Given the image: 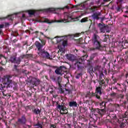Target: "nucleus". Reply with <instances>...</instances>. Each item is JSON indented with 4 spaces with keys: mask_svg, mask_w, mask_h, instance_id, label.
Listing matches in <instances>:
<instances>
[{
    "mask_svg": "<svg viewBox=\"0 0 128 128\" xmlns=\"http://www.w3.org/2000/svg\"><path fill=\"white\" fill-rule=\"evenodd\" d=\"M30 82L33 85V86H38L40 84V80L38 78H32Z\"/></svg>",
    "mask_w": 128,
    "mask_h": 128,
    "instance_id": "nucleus-13",
    "label": "nucleus"
},
{
    "mask_svg": "<svg viewBox=\"0 0 128 128\" xmlns=\"http://www.w3.org/2000/svg\"><path fill=\"white\" fill-rule=\"evenodd\" d=\"M98 74H99V78L102 79V76H104V73L102 72V70L99 72L98 73Z\"/></svg>",
    "mask_w": 128,
    "mask_h": 128,
    "instance_id": "nucleus-35",
    "label": "nucleus"
},
{
    "mask_svg": "<svg viewBox=\"0 0 128 128\" xmlns=\"http://www.w3.org/2000/svg\"><path fill=\"white\" fill-rule=\"evenodd\" d=\"M38 54L44 58H46V60H50V53L44 50H42L38 52Z\"/></svg>",
    "mask_w": 128,
    "mask_h": 128,
    "instance_id": "nucleus-7",
    "label": "nucleus"
},
{
    "mask_svg": "<svg viewBox=\"0 0 128 128\" xmlns=\"http://www.w3.org/2000/svg\"><path fill=\"white\" fill-rule=\"evenodd\" d=\"M82 62H84V60L82 58H80L75 60L74 66L78 68V70H82V69L84 68V66H82Z\"/></svg>",
    "mask_w": 128,
    "mask_h": 128,
    "instance_id": "nucleus-9",
    "label": "nucleus"
},
{
    "mask_svg": "<svg viewBox=\"0 0 128 128\" xmlns=\"http://www.w3.org/2000/svg\"><path fill=\"white\" fill-rule=\"evenodd\" d=\"M56 128V126L55 124H50V128Z\"/></svg>",
    "mask_w": 128,
    "mask_h": 128,
    "instance_id": "nucleus-45",
    "label": "nucleus"
},
{
    "mask_svg": "<svg viewBox=\"0 0 128 128\" xmlns=\"http://www.w3.org/2000/svg\"><path fill=\"white\" fill-rule=\"evenodd\" d=\"M84 104H89V102H90V100H84Z\"/></svg>",
    "mask_w": 128,
    "mask_h": 128,
    "instance_id": "nucleus-55",
    "label": "nucleus"
},
{
    "mask_svg": "<svg viewBox=\"0 0 128 128\" xmlns=\"http://www.w3.org/2000/svg\"><path fill=\"white\" fill-rule=\"evenodd\" d=\"M98 27V28L99 30H100V32H102L104 34L106 32V28H108V26L104 23H99L97 24Z\"/></svg>",
    "mask_w": 128,
    "mask_h": 128,
    "instance_id": "nucleus-12",
    "label": "nucleus"
},
{
    "mask_svg": "<svg viewBox=\"0 0 128 128\" xmlns=\"http://www.w3.org/2000/svg\"><path fill=\"white\" fill-rule=\"evenodd\" d=\"M66 94H72V90L70 89L65 88Z\"/></svg>",
    "mask_w": 128,
    "mask_h": 128,
    "instance_id": "nucleus-29",
    "label": "nucleus"
},
{
    "mask_svg": "<svg viewBox=\"0 0 128 128\" xmlns=\"http://www.w3.org/2000/svg\"><path fill=\"white\" fill-rule=\"evenodd\" d=\"M51 80H52L53 82H56L58 84V79L56 80V76H52V77H51Z\"/></svg>",
    "mask_w": 128,
    "mask_h": 128,
    "instance_id": "nucleus-39",
    "label": "nucleus"
},
{
    "mask_svg": "<svg viewBox=\"0 0 128 128\" xmlns=\"http://www.w3.org/2000/svg\"><path fill=\"white\" fill-rule=\"evenodd\" d=\"M88 21V17L84 18L80 20L81 22H86Z\"/></svg>",
    "mask_w": 128,
    "mask_h": 128,
    "instance_id": "nucleus-33",
    "label": "nucleus"
},
{
    "mask_svg": "<svg viewBox=\"0 0 128 128\" xmlns=\"http://www.w3.org/2000/svg\"><path fill=\"white\" fill-rule=\"evenodd\" d=\"M74 128H82V127H80V126H77L76 125L74 124Z\"/></svg>",
    "mask_w": 128,
    "mask_h": 128,
    "instance_id": "nucleus-60",
    "label": "nucleus"
},
{
    "mask_svg": "<svg viewBox=\"0 0 128 128\" xmlns=\"http://www.w3.org/2000/svg\"><path fill=\"white\" fill-rule=\"evenodd\" d=\"M119 98H124V95L122 94H120L119 95Z\"/></svg>",
    "mask_w": 128,
    "mask_h": 128,
    "instance_id": "nucleus-48",
    "label": "nucleus"
},
{
    "mask_svg": "<svg viewBox=\"0 0 128 128\" xmlns=\"http://www.w3.org/2000/svg\"><path fill=\"white\" fill-rule=\"evenodd\" d=\"M92 96H96V98H97L100 101H102V98H100V96H98V94H96V92L95 93L92 92L91 94V97Z\"/></svg>",
    "mask_w": 128,
    "mask_h": 128,
    "instance_id": "nucleus-22",
    "label": "nucleus"
},
{
    "mask_svg": "<svg viewBox=\"0 0 128 128\" xmlns=\"http://www.w3.org/2000/svg\"><path fill=\"white\" fill-rule=\"evenodd\" d=\"M108 37H105L103 40V42H108Z\"/></svg>",
    "mask_w": 128,
    "mask_h": 128,
    "instance_id": "nucleus-49",
    "label": "nucleus"
},
{
    "mask_svg": "<svg viewBox=\"0 0 128 128\" xmlns=\"http://www.w3.org/2000/svg\"><path fill=\"white\" fill-rule=\"evenodd\" d=\"M125 61L126 62H128V56H125Z\"/></svg>",
    "mask_w": 128,
    "mask_h": 128,
    "instance_id": "nucleus-53",
    "label": "nucleus"
},
{
    "mask_svg": "<svg viewBox=\"0 0 128 128\" xmlns=\"http://www.w3.org/2000/svg\"><path fill=\"white\" fill-rule=\"evenodd\" d=\"M100 40V36L96 34H94L92 38V42L94 48H91L92 50H102V48H106V46H102L100 42L98 40Z\"/></svg>",
    "mask_w": 128,
    "mask_h": 128,
    "instance_id": "nucleus-3",
    "label": "nucleus"
},
{
    "mask_svg": "<svg viewBox=\"0 0 128 128\" xmlns=\"http://www.w3.org/2000/svg\"><path fill=\"white\" fill-rule=\"evenodd\" d=\"M126 123L122 122L120 125V128H124L126 127Z\"/></svg>",
    "mask_w": 128,
    "mask_h": 128,
    "instance_id": "nucleus-36",
    "label": "nucleus"
},
{
    "mask_svg": "<svg viewBox=\"0 0 128 128\" xmlns=\"http://www.w3.org/2000/svg\"><path fill=\"white\" fill-rule=\"evenodd\" d=\"M106 84H108V82H110V80H108V78H106Z\"/></svg>",
    "mask_w": 128,
    "mask_h": 128,
    "instance_id": "nucleus-63",
    "label": "nucleus"
},
{
    "mask_svg": "<svg viewBox=\"0 0 128 128\" xmlns=\"http://www.w3.org/2000/svg\"><path fill=\"white\" fill-rule=\"evenodd\" d=\"M66 56L68 60H70V62H74V60H76V57L74 54H67Z\"/></svg>",
    "mask_w": 128,
    "mask_h": 128,
    "instance_id": "nucleus-17",
    "label": "nucleus"
},
{
    "mask_svg": "<svg viewBox=\"0 0 128 128\" xmlns=\"http://www.w3.org/2000/svg\"><path fill=\"white\" fill-rule=\"evenodd\" d=\"M64 72H66V68L65 66H61L55 70V73L56 74H60V76H62Z\"/></svg>",
    "mask_w": 128,
    "mask_h": 128,
    "instance_id": "nucleus-10",
    "label": "nucleus"
},
{
    "mask_svg": "<svg viewBox=\"0 0 128 128\" xmlns=\"http://www.w3.org/2000/svg\"><path fill=\"white\" fill-rule=\"evenodd\" d=\"M94 120H94V118H90V122H94Z\"/></svg>",
    "mask_w": 128,
    "mask_h": 128,
    "instance_id": "nucleus-59",
    "label": "nucleus"
},
{
    "mask_svg": "<svg viewBox=\"0 0 128 128\" xmlns=\"http://www.w3.org/2000/svg\"><path fill=\"white\" fill-rule=\"evenodd\" d=\"M56 108L57 110H60V113L61 114H68V110H66V107L64 104H60L58 102Z\"/></svg>",
    "mask_w": 128,
    "mask_h": 128,
    "instance_id": "nucleus-6",
    "label": "nucleus"
},
{
    "mask_svg": "<svg viewBox=\"0 0 128 128\" xmlns=\"http://www.w3.org/2000/svg\"><path fill=\"white\" fill-rule=\"evenodd\" d=\"M18 40L17 39H14L13 40H12V42H14V44H16V42H18Z\"/></svg>",
    "mask_w": 128,
    "mask_h": 128,
    "instance_id": "nucleus-58",
    "label": "nucleus"
},
{
    "mask_svg": "<svg viewBox=\"0 0 128 128\" xmlns=\"http://www.w3.org/2000/svg\"><path fill=\"white\" fill-rule=\"evenodd\" d=\"M114 106L115 108H116V110H120V104H115Z\"/></svg>",
    "mask_w": 128,
    "mask_h": 128,
    "instance_id": "nucleus-43",
    "label": "nucleus"
},
{
    "mask_svg": "<svg viewBox=\"0 0 128 128\" xmlns=\"http://www.w3.org/2000/svg\"><path fill=\"white\" fill-rule=\"evenodd\" d=\"M62 46H68V41L66 40L62 41Z\"/></svg>",
    "mask_w": 128,
    "mask_h": 128,
    "instance_id": "nucleus-41",
    "label": "nucleus"
},
{
    "mask_svg": "<svg viewBox=\"0 0 128 128\" xmlns=\"http://www.w3.org/2000/svg\"><path fill=\"white\" fill-rule=\"evenodd\" d=\"M44 22H47L48 24H50V20L48 19H46L44 21Z\"/></svg>",
    "mask_w": 128,
    "mask_h": 128,
    "instance_id": "nucleus-51",
    "label": "nucleus"
},
{
    "mask_svg": "<svg viewBox=\"0 0 128 128\" xmlns=\"http://www.w3.org/2000/svg\"><path fill=\"white\" fill-rule=\"evenodd\" d=\"M80 34H76L75 35H74V37L75 38H76V37H78V36H80Z\"/></svg>",
    "mask_w": 128,
    "mask_h": 128,
    "instance_id": "nucleus-64",
    "label": "nucleus"
},
{
    "mask_svg": "<svg viewBox=\"0 0 128 128\" xmlns=\"http://www.w3.org/2000/svg\"><path fill=\"white\" fill-rule=\"evenodd\" d=\"M122 46L123 48H126L128 47V42L127 40L122 42Z\"/></svg>",
    "mask_w": 128,
    "mask_h": 128,
    "instance_id": "nucleus-27",
    "label": "nucleus"
},
{
    "mask_svg": "<svg viewBox=\"0 0 128 128\" xmlns=\"http://www.w3.org/2000/svg\"><path fill=\"white\" fill-rule=\"evenodd\" d=\"M16 54L15 55H12L10 57L9 60V61L11 62V64H14L13 66V68L14 70H16V72H18V64H20V62H22V60H24V58H34L32 56V54H26L22 55L18 58L16 57Z\"/></svg>",
    "mask_w": 128,
    "mask_h": 128,
    "instance_id": "nucleus-1",
    "label": "nucleus"
},
{
    "mask_svg": "<svg viewBox=\"0 0 128 128\" xmlns=\"http://www.w3.org/2000/svg\"><path fill=\"white\" fill-rule=\"evenodd\" d=\"M118 62H124V56L122 55H119L116 58Z\"/></svg>",
    "mask_w": 128,
    "mask_h": 128,
    "instance_id": "nucleus-23",
    "label": "nucleus"
},
{
    "mask_svg": "<svg viewBox=\"0 0 128 128\" xmlns=\"http://www.w3.org/2000/svg\"><path fill=\"white\" fill-rule=\"evenodd\" d=\"M35 46L39 52L42 50V48L44 46L41 44L40 42L36 41L35 42Z\"/></svg>",
    "mask_w": 128,
    "mask_h": 128,
    "instance_id": "nucleus-15",
    "label": "nucleus"
},
{
    "mask_svg": "<svg viewBox=\"0 0 128 128\" xmlns=\"http://www.w3.org/2000/svg\"><path fill=\"white\" fill-rule=\"evenodd\" d=\"M98 56V53H94L92 54V56H93V58H94V56Z\"/></svg>",
    "mask_w": 128,
    "mask_h": 128,
    "instance_id": "nucleus-56",
    "label": "nucleus"
},
{
    "mask_svg": "<svg viewBox=\"0 0 128 128\" xmlns=\"http://www.w3.org/2000/svg\"><path fill=\"white\" fill-rule=\"evenodd\" d=\"M6 18H8L10 20H12V15H9L7 16L6 17H3V18H0V20H6Z\"/></svg>",
    "mask_w": 128,
    "mask_h": 128,
    "instance_id": "nucleus-24",
    "label": "nucleus"
},
{
    "mask_svg": "<svg viewBox=\"0 0 128 128\" xmlns=\"http://www.w3.org/2000/svg\"><path fill=\"white\" fill-rule=\"evenodd\" d=\"M102 70V66H96L94 68L92 67H90L88 70V72L90 74V76L92 78L94 76V74H96V76H98V73L100 72Z\"/></svg>",
    "mask_w": 128,
    "mask_h": 128,
    "instance_id": "nucleus-4",
    "label": "nucleus"
},
{
    "mask_svg": "<svg viewBox=\"0 0 128 128\" xmlns=\"http://www.w3.org/2000/svg\"><path fill=\"white\" fill-rule=\"evenodd\" d=\"M69 106L70 108H76L78 107V103L75 101L70 102H69Z\"/></svg>",
    "mask_w": 128,
    "mask_h": 128,
    "instance_id": "nucleus-19",
    "label": "nucleus"
},
{
    "mask_svg": "<svg viewBox=\"0 0 128 128\" xmlns=\"http://www.w3.org/2000/svg\"><path fill=\"white\" fill-rule=\"evenodd\" d=\"M99 86L102 88V86H106V82L103 79H100L98 80Z\"/></svg>",
    "mask_w": 128,
    "mask_h": 128,
    "instance_id": "nucleus-20",
    "label": "nucleus"
},
{
    "mask_svg": "<svg viewBox=\"0 0 128 128\" xmlns=\"http://www.w3.org/2000/svg\"><path fill=\"white\" fill-rule=\"evenodd\" d=\"M100 106L101 108H106V103L104 102H102L101 103H100Z\"/></svg>",
    "mask_w": 128,
    "mask_h": 128,
    "instance_id": "nucleus-34",
    "label": "nucleus"
},
{
    "mask_svg": "<svg viewBox=\"0 0 128 128\" xmlns=\"http://www.w3.org/2000/svg\"><path fill=\"white\" fill-rule=\"evenodd\" d=\"M125 56H128V50L125 51Z\"/></svg>",
    "mask_w": 128,
    "mask_h": 128,
    "instance_id": "nucleus-54",
    "label": "nucleus"
},
{
    "mask_svg": "<svg viewBox=\"0 0 128 128\" xmlns=\"http://www.w3.org/2000/svg\"><path fill=\"white\" fill-rule=\"evenodd\" d=\"M96 120L90 122H89L90 126H96Z\"/></svg>",
    "mask_w": 128,
    "mask_h": 128,
    "instance_id": "nucleus-30",
    "label": "nucleus"
},
{
    "mask_svg": "<svg viewBox=\"0 0 128 128\" xmlns=\"http://www.w3.org/2000/svg\"><path fill=\"white\" fill-rule=\"evenodd\" d=\"M64 8H66L67 10H68L70 8V7L68 6H66L64 8H61V10H64Z\"/></svg>",
    "mask_w": 128,
    "mask_h": 128,
    "instance_id": "nucleus-47",
    "label": "nucleus"
},
{
    "mask_svg": "<svg viewBox=\"0 0 128 128\" xmlns=\"http://www.w3.org/2000/svg\"><path fill=\"white\" fill-rule=\"evenodd\" d=\"M4 82L3 84V85L2 84L0 90H4V88H12L14 90H18V84L16 82L12 83V80L10 79L12 78V76L6 75L4 76Z\"/></svg>",
    "mask_w": 128,
    "mask_h": 128,
    "instance_id": "nucleus-2",
    "label": "nucleus"
},
{
    "mask_svg": "<svg viewBox=\"0 0 128 128\" xmlns=\"http://www.w3.org/2000/svg\"><path fill=\"white\" fill-rule=\"evenodd\" d=\"M81 124H82V126H81L82 128H84V126H86V125L84 123H82Z\"/></svg>",
    "mask_w": 128,
    "mask_h": 128,
    "instance_id": "nucleus-57",
    "label": "nucleus"
},
{
    "mask_svg": "<svg viewBox=\"0 0 128 128\" xmlns=\"http://www.w3.org/2000/svg\"><path fill=\"white\" fill-rule=\"evenodd\" d=\"M36 126H38V128H42V124H40L39 122H38Z\"/></svg>",
    "mask_w": 128,
    "mask_h": 128,
    "instance_id": "nucleus-44",
    "label": "nucleus"
},
{
    "mask_svg": "<svg viewBox=\"0 0 128 128\" xmlns=\"http://www.w3.org/2000/svg\"><path fill=\"white\" fill-rule=\"evenodd\" d=\"M40 32L38 31H36L35 32H33L32 34H36V38H38V34Z\"/></svg>",
    "mask_w": 128,
    "mask_h": 128,
    "instance_id": "nucleus-52",
    "label": "nucleus"
},
{
    "mask_svg": "<svg viewBox=\"0 0 128 128\" xmlns=\"http://www.w3.org/2000/svg\"><path fill=\"white\" fill-rule=\"evenodd\" d=\"M102 16V13L98 12L93 14L92 16L94 20H100V17L98 16Z\"/></svg>",
    "mask_w": 128,
    "mask_h": 128,
    "instance_id": "nucleus-18",
    "label": "nucleus"
},
{
    "mask_svg": "<svg viewBox=\"0 0 128 128\" xmlns=\"http://www.w3.org/2000/svg\"><path fill=\"white\" fill-rule=\"evenodd\" d=\"M54 10H56V9L54 8L44 9V12H54Z\"/></svg>",
    "mask_w": 128,
    "mask_h": 128,
    "instance_id": "nucleus-25",
    "label": "nucleus"
},
{
    "mask_svg": "<svg viewBox=\"0 0 128 128\" xmlns=\"http://www.w3.org/2000/svg\"><path fill=\"white\" fill-rule=\"evenodd\" d=\"M4 24H0V28H4Z\"/></svg>",
    "mask_w": 128,
    "mask_h": 128,
    "instance_id": "nucleus-61",
    "label": "nucleus"
},
{
    "mask_svg": "<svg viewBox=\"0 0 128 128\" xmlns=\"http://www.w3.org/2000/svg\"><path fill=\"white\" fill-rule=\"evenodd\" d=\"M39 40H40V42H42V45L43 46H46V40H41L40 38H39Z\"/></svg>",
    "mask_w": 128,
    "mask_h": 128,
    "instance_id": "nucleus-32",
    "label": "nucleus"
},
{
    "mask_svg": "<svg viewBox=\"0 0 128 128\" xmlns=\"http://www.w3.org/2000/svg\"><path fill=\"white\" fill-rule=\"evenodd\" d=\"M26 115L24 114L22 116L21 118L18 119L14 126H20V124H26Z\"/></svg>",
    "mask_w": 128,
    "mask_h": 128,
    "instance_id": "nucleus-11",
    "label": "nucleus"
},
{
    "mask_svg": "<svg viewBox=\"0 0 128 128\" xmlns=\"http://www.w3.org/2000/svg\"><path fill=\"white\" fill-rule=\"evenodd\" d=\"M10 26V23L8 22L5 23V26Z\"/></svg>",
    "mask_w": 128,
    "mask_h": 128,
    "instance_id": "nucleus-62",
    "label": "nucleus"
},
{
    "mask_svg": "<svg viewBox=\"0 0 128 128\" xmlns=\"http://www.w3.org/2000/svg\"><path fill=\"white\" fill-rule=\"evenodd\" d=\"M54 38H56V42L58 44V42H62V38L60 37L56 36Z\"/></svg>",
    "mask_w": 128,
    "mask_h": 128,
    "instance_id": "nucleus-31",
    "label": "nucleus"
},
{
    "mask_svg": "<svg viewBox=\"0 0 128 128\" xmlns=\"http://www.w3.org/2000/svg\"><path fill=\"white\" fill-rule=\"evenodd\" d=\"M92 112H94L95 116H104V114H106V109H104V108L103 109L92 108Z\"/></svg>",
    "mask_w": 128,
    "mask_h": 128,
    "instance_id": "nucleus-5",
    "label": "nucleus"
},
{
    "mask_svg": "<svg viewBox=\"0 0 128 128\" xmlns=\"http://www.w3.org/2000/svg\"><path fill=\"white\" fill-rule=\"evenodd\" d=\"M112 78L114 82V83H116L118 82V80L116 79V78H114V76L112 77Z\"/></svg>",
    "mask_w": 128,
    "mask_h": 128,
    "instance_id": "nucleus-42",
    "label": "nucleus"
},
{
    "mask_svg": "<svg viewBox=\"0 0 128 128\" xmlns=\"http://www.w3.org/2000/svg\"><path fill=\"white\" fill-rule=\"evenodd\" d=\"M86 98H92V93L90 92H88L86 95Z\"/></svg>",
    "mask_w": 128,
    "mask_h": 128,
    "instance_id": "nucleus-40",
    "label": "nucleus"
},
{
    "mask_svg": "<svg viewBox=\"0 0 128 128\" xmlns=\"http://www.w3.org/2000/svg\"><path fill=\"white\" fill-rule=\"evenodd\" d=\"M2 94L3 95V96H10V94H6V91H2Z\"/></svg>",
    "mask_w": 128,
    "mask_h": 128,
    "instance_id": "nucleus-37",
    "label": "nucleus"
},
{
    "mask_svg": "<svg viewBox=\"0 0 128 128\" xmlns=\"http://www.w3.org/2000/svg\"><path fill=\"white\" fill-rule=\"evenodd\" d=\"M32 112L34 114H40L41 111L38 108H35L34 110H32Z\"/></svg>",
    "mask_w": 128,
    "mask_h": 128,
    "instance_id": "nucleus-26",
    "label": "nucleus"
},
{
    "mask_svg": "<svg viewBox=\"0 0 128 128\" xmlns=\"http://www.w3.org/2000/svg\"><path fill=\"white\" fill-rule=\"evenodd\" d=\"M60 82H62V77L58 76V84L60 90V94H64V90H62V84H60Z\"/></svg>",
    "mask_w": 128,
    "mask_h": 128,
    "instance_id": "nucleus-14",
    "label": "nucleus"
},
{
    "mask_svg": "<svg viewBox=\"0 0 128 128\" xmlns=\"http://www.w3.org/2000/svg\"><path fill=\"white\" fill-rule=\"evenodd\" d=\"M27 12H28V14H30V16H34V14H36V11L34 10H28Z\"/></svg>",
    "mask_w": 128,
    "mask_h": 128,
    "instance_id": "nucleus-28",
    "label": "nucleus"
},
{
    "mask_svg": "<svg viewBox=\"0 0 128 128\" xmlns=\"http://www.w3.org/2000/svg\"><path fill=\"white\" fill-rule=\"evenodd\" d=\"M82 76V73L80 72L79 74H78L76 76V78H80V76Z\"/></svg>",
    "mask_w": 128,
    "mask_h": 128,
    "instance_id": "nucleus-38",
    "label": "nucleus"
},
{
    "mask_svg": "<svg viewBox=\"0 0 128 128\" xmlns=\"http://www.w3.org/2000/svg\"><path fill=\"white\" fill-rule=\"evenodd\" d=\"M60 52H64V48H61L60 49Z\"/></svg>",
    "mask_w": 128,
    "mask_h": 128,
    "instance_id": "nucleus-50",
    "label": "nucleus"
},
{
    "mask_svg": "<svg viewBox=\"0 0 128 128\" xmlns=\"http://www.w3.org/2000/svg\"><path fill=\"white\" fill-rule=\"evenodd\" d=\"M64 19H62L58 20V22H68L70 20H72L70 14L69 12H65Z\"/></svg>",
    "mask_w": 128,
    "mask_h": 128,
    "instance_id": "nucleus-8",
    "label": "nucleus"
},
{
    "mask_svg": "<svg viewBox=\"0 0 128 128\" xmlns=\"http://www.w3.org/2000/svg\"><path fill=\"white\" fill-rule=\"evenodd\" d=\"M102 87H100V86L98 87H96V90H95L96 94L100 96L102 94Z\"/></svg>",
    "mask_w": 128,
    "mask_h": 128,
    "instance_id": "nucleus-16",
    "label": "nucleus"
},
{
    "mask_svg": "<svg viewBox=\"0 0 128 128\" xmlns=\"http://www.w3.org/2000/svg\"><path fill=\"white\" fill-rule=\"evenodd\" d=\"M124 9V8H122V4H120L116 8H115V10H116V12H123L122 10Z\"/></svg>",
    "mask_w": 128,
    "mask_h": 128,
    "instance_id": "nucleus-21",
    "label": "nucleus"
},
{
    "mask_svg": "<svg viewBox=\"0 0 128 128\" xmlns=\"http://www.w3.org/2000/svg\"><path fill=\"white\" fill-rule=\"evenodd\" d=\"M123 118H128V115H126V112L122 116Z\"/></svg>",
    "mask_w": 128,
    "mask_h": 128,
    "instance_id": "nucleus-46",
    "label": "nucleus"
}]
</instances>
